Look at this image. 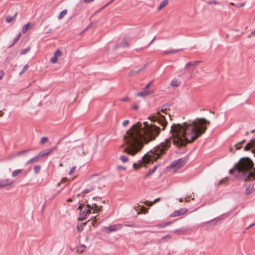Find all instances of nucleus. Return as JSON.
<instances>
[{"instance_id": "1", "label": "nucleus", "mask_w": 255, "mask_h": 255, "mask_svg": "<svg viewBox=\"0 0 255 255\" xmlns=\"http://www.w3.org/2000/svg\"><path fill=\"white\" fill-rule=\"evenodd\" d=\"M209 124L210 122L204 118H197L192 123L173 124L171 127V137L166 139L164 142H161L150 151L149 161H155L166 153L170 147L171 138L176 146L179 148L185 147L188 143L194 142L204 134L207 128L206 125Z\"/></svg>"}, {"instance_id": "2", "label": "nucleus", "mask_w": 255, "mask_h": 255, "mask_svg": "<svg viewBox=\"0 0 255 255\" xmlns=\"http://www.w3.org/2000/svg\"><path fill=\"white\" fill-rule=\"evenodd\" d=\"M160 128L155 125H151L144 129L140 123L134 125L127 131L124 139L127 147L124 151L129 155L133 156L140 151L144 144L154 140L158 136Z\"/></svg>"}, {"instance_id": "3", "label": "nucleus", "mask_w": 255, "mask_h": 255, "mask_svg": "<svg viewBox=\"0 0 255 255\" xmlns=\"http://www.w3.org/2000/svg\"><path fill=\"white\" fill-rule=\"evenodd\" d=\"M254 162L249 157H244L236 163L229 170L230 174L237 176L241 174L242 179L245 182L255 180V167Z\"/></svg>"}, {"instance_id": "4", "label": "nucleus", "mask_w": 255, "mask_h": 255, "mask_svg": "<svg viewBox=\"0 0 255 255\" xmlns=\"http://www.w3.org/2000/svg\"><path fill=\"white\" fill-rule=\"evenodd\" d=\"M171 106V105L168 103L163 105L160 110L159 109H158L156 116H153L149 118L151 119L152 122H156L160 124L162 127L163 130L165 129V127L167 125V122L166 121L164 116L160 114V112L166 114L167 110H169V107Z\"/></svg>"}, {"instance_id": "5", "label": "nucleus", "mask_w": 255, "mask_h": 255, "mask_svg": "<svg viewBox=\"0 0 255 255\" xmlns=\"http://www.w3.org/2000/svg\"><path fill=\"white\" fill-rule=\"evenodd\" d=\"M57 146H55L54 147L47 148L44 149L41 152H40L37 155L31 158L29 160H28L26 162V164H29L31 163H34L38 161L41 157H45L49 155L51 152H52L56 148Z\"/></svg>"}, {"instance_id": "6", "label": "nucleus", "mask_w": 255, "mask_h": 255, "mask_svg": "<svg viewBox=\"0 0 255 255\" xmlns=\"http://www.w3.org/2000/svg\"><path fill=\"white\" fill-rule=\"evenodd\" d=\"M77 210H80L79 220H83L86 218V216L91 213V205L87 204H80Z\"/></svg>"}, {"instance_id": "7", "label": "nucleus", "mask_w": 255, "mask_h": 255, "mask_svg": "<svg viewBox=\"0 0 255 255\" xmlns=\"http://www.w3.org/2000/svg\"><path fill=\"white\" fill-rule=\"evenodd\" d=\"M122 228V225L120 224L113 225L109 227H105L103 228V231L107 234H110L113 232H115L120 230Z\"/></svg>"}, {"instance_id": "8", "label": "nucleus", "mask_w": 255, "mask_h": 255, "mask_svg": "<svg viewBox=\"0 0 255 255\" xmlns=\"http://www.w3.org/2000/svg\"><path fill=\"white\" fill-rule=\"evenodd\" d=\"M201 62V61H194L189 62L186 64L185 69L187 70V71L189 73H191L194 70L195 67L198 66Z\"/></svg>"}, {"instance_id": "9", "label": "nucleus", "mask_w": 255, "mask_h": 255, "mask_svg": "<svg viewBox=\"0 0 255 255\" xmlns=\"http://www.w3.org/2000/svg\"><path fill=\"white\" fill-rule=\"evenodd\" d=\"M252 149V153L255 156V138L251 139L244 147L245 151H248Z\"/></svg>"}, {"instance_id": "10", "label": "nucleus", "mask_w": 255, "mask_h": 255, "mask_svg": "<svg viewBox=\"0 0 255 255\" xmlns=\"http://www.w3.org/2000/svg\"><path fill=\"white\" fill-rule=\"evenodd\" d=\"M186 162V159L180 158L177 160L173 161L171 164V166L173 168H179L183 166Z\"/></svg>"}, {"instance_id": "11", "label": "nucleus", "mask_w": 255, "mask_h": 255, "mask_svg": "<svg viewBox=\"0 0 255 255\" xmlns=\"http://www.w3.org/2000/svg\"><path fill=\"white\" fill-rule=\"evenodd\" d=\"M188 210L186 208H181L179 210L175 211L170 215V217H177L181 215H183L186 213Z\"/></svg>"}, {"instance_id": "12", "label": "nucleus", "mask_w": 255, "mask_h": 255, "mask_svg": "<svg viewBox=\"0 0 255 255\" xmlns=\"http://www.w3.org/2000/svg\"><path fill=\"white\" fill-rule=\"evenodd\" d=\"M102 206L101 205H98L97 203H92L91 205V210H93V213H99L102 210Z\"/></svg>"}, {"instance_id": "13", "label": "nucleus", "mask_w": 255, "mask_h": 255, "mask_svg": "<svg viewBox=\"0 0 255 255\" xmlns=\"http://www.w3.org/2000/svg\"><path fill=\"white\" fill-rule=\"evenodd\" d=\"M129 44L128 43L126 38H124L121 42L119 44H117L115 46V49L118 48L119 47H128Z\"/></svg>"}, {"instance_id": "14", "label": "nucleus", "mask_w": 255, "mask_h": 255, "mask_svg": "<svg viewBox=\"0 0 255 255\" xmlns=\"http://www.w3.org/2000/svg\"><path fill=\"white\" fill-rule=\"evenodd\" d=\"M246 194L247 195H249L252 194L254 191V185L252 184H250L248 185H246Z\"/></svg>"}, {"instance_id": "15", "label": "nucleus", "mask_w": 255, "mask_h": 255, "mask_svg": "<svg viewBox=\"0 0 255 255\" xmlns=\"http://www.w3.org/2000/svg\"><path fill=\"white\" fill-rule=\"evenodd\" d=\"M224 219V215H222L219 217H217L205 223V224H209L210 223H213L215 225L218 222L222 221Z\"/></svg>"}, {"instance_id": "16", "label": "nucleus", "mask_w": 255, "mask_h": 255, "mask_svg": "<svg viewBox=\"0 0 255 255\" xmlns=\"http://www.w3.org/2000/svg\"><path fill=\"white\" fill-rule=\"evenodd\" d=\"M12 184V181L10 179L0 180V187L9 185Z\"/></svg>"}, {"instance_id": "17", "label": "nucleus", "mask_w": 255, "mask_h": 255, "mask_svg": "<svg viewBox=\"0 0 255 255\" xmlns=\"http://www.w3.org/2000/svg\"><path fill=\"white\" fill-rule=\"evenodd\" d=\"M152 94L150 90H144L136 93V95L139 97H145Z\"/></svg>"}, {"instance_id": "18", "label": "nucleus", "mask_w": 255, "mask_h": 255, "mask_svg": "<svg viewBox=\"0 0 255 255\" xmlns=\"http://www.w3.org/2000/svg\"><path fill=\"white\" fill-rule=\"evenodd\" d=\"M180 84H181V82L179 80H178V79L175 78V79H173L172 80V81L171 82L170 85L172 87H177L178 86H179Z\"/></svg>"}, {"instance_id": "19", "label": "nucleus", "mask_w": 255, "mask_h": 255, "mask_svg": "<svg viewBox=\"0 0 255 255\" xmlns=\"http://www.w3.org/2000/svg\"><path fill=\"white\" fill-rule=\"evenodd\" d=\"M160 200V198H158L157 199H155L153 201H146L144 202V203L146 205L148 206H151L156 202L159 201Z\"/></svg>"}, {"instance_id": "20", "label": "nucleus", "mask_w": 255, "mask_h": 255, "mask_svg": "<svg viewBox=\"0 0 255 255\" xmlns=\"http://www.w3.org/2000/svg\"><path fill=\"white\" fill-rule=\"evenodd\" d=\"M17 15V13L16 12L13 16L7 15L5 17V21L7 23H9L12 21L15 18Z\"/></svg>"}, {"instance_id": "21", "label": "nucleus", "mask_w": 255, "mask_h": 255, "mask_svg": "<svg viewBox=\"0 0 255 255\" xmlns=\"http://www.w3.org/2000/svg\"><path fill=\"white\" fill-rule=\"evenodd\" d=\"M158 166V165H155L153 167V168H152L151 169H150L148 173L145 175V178H147V177H149L150 176H151L155 171V170H156Z\"/></svg>"}, {"instance_id": "22", "label": "nucleus", "mask_w": 255, "mask_h": 255, "mask_svg": "<svg viewBox=\"0 0 255 255\" xmlns=\"http://www.w3.org/2000/svg\"><path fill=\"white\" fill-rule=\"evenodd\" d=\"M168 3V0H163L162 1L158 7V10H161L164 7H165Z\"/></svg>"}, {"instance_id": "23", "label": "nucleus", "mask_w": 255, "mask_h": 255, "mask_svg": "<svg viewBox=\"0 0 255 255\" xmlns=\"http://www.w3.org/2000/svg\"><path fill=\"white\" fill-rule=\"evenodd\" d=\"M181 50H182V49H179L178 50L171 49L169 51H165L164 53L165 54H175L179 51H180Z\"/></svg>"}, {"instance_id": "24", "label": "nucleus", "mask_w": 255, "mask_h": 255, "mask_svg": "<svg viewBox=\"0 0 255 255\" xmlns=\"http://www.w3.org/2000/svg\"><path fill=\"white\" fill-rule=\"evenodd\" d=\"M95 189V187L94 186H92L90 187L87 188L83 190L82 193L86 194L90 192L91 191L94 190Z\"/></svg>"}, {"instance_id": "25", "label": "nucleus", "mask_w": 255, "mask_h": 255, "mask_svg": "<svg viewBox=\"0 0 255 255\" xmlns=\"http://www.w3.org/2000/svg\"><path fill=\"white\" fill-rule=\"evenodd\" d=\"M147 65L145 64L144 65V67L143 68H140L138 70H134V71H131L130 73H129V75H132V74H137L138 73H139L140 71H143L145 68V67H146Z\"/></svg>"}, {"instance_id": "26", "label": "nucleus", "mask_w": 255, "mask_h": 255, "mask_svg": "<svg viewBox=\"0 0 255 255\" xmlns=\"http://www.w3.org/2000/svg\"><path fill=\"white\" fill-rule=\"evenodd\" d=\"M186 231V230L184 228L178 229L174 230L173 233L175 234H180L182 233H185Z\"/></svg>"}, {"instance_id": "27", "label": "nucleus", "mask_w": 255, "mask_h": 255, "mask_svg": "<svg viewBox=\"0 0 255 255\" xmlns=\"http://www.w3.org/2000/svg\"><path fill=\"white\" fill-rule=\"evenodd\" d=\"M171 224V222H167L165 223L159 224L157 225L156 226L158 227L159 228H164L167 226L170 225Z\"/></svg>"}, {"instance_id": "28", "label": "nucleus", "mask_w": 255, "mask_h": 255, "mask_svg": "<svg viewBox=\"0 0 255 255\" xmlns=\"http://www.w3.org/2000/svg\"><path fill=\"white\" fill-rule=\"evenodd\" d=\"M22 169H16L13 171L12 172V176L14 177H16L18 174L22 172Z\"/></svg>"}, {"instance_id": "29", "label": "nucleus", "mask_w": 255, "mask_h": 255, "mask_svg": "<svg viewBox=\"0 0 255 255\" xmlns=\"http://www.w3.org/2000/svg\"><path fill=\"white\" fill-rule=\"evenodd\" d=\"M21 36V33H19L17 36L13 39V43L12 44L9 46L10 47H11L20 38Z\"/></svg>"}, {"instance_id": "30", "label": "nucleus", "mask_w": 255, "mask_h": 255, "mask_svg": "<svg viewBox=\"0 0 255 255\" xmlns=\"http://www.w3.org/2000/svg\"><path fill=\"white\" fill-rule=\"evenodd\" d=\"M67 10L66 9L63 10L58 16L59 19H62L67 14Z\"/></svg>"}, {"instance_id": "31", "label": "nucleus", "mask_w": 255, "mask_h": 255, "mask_svg": "<svg viewBox=\"0 0 255 255\" xmlns=\"http://www.w3.org/2000/svg\"><path fill=\"white\" fill-rule=\"evenodd\" d=\"M246 140H243L242 141L239 142L235 144L236 149H240L241 148L242 145L245 142Z\"/></svg>"}, {"instance_id": "32", "label": "nucleus", "mask_w": 255, "mask_h": 255, "mask_svg": "<svg viewBox=\"0 0 255 255\" xmlns=\"http://www.w3.org/2000/svg\"><path fill=\"white\" fill-rule=\"evenodd\" d=\"M29 26V23H27V24H26L23 26L22 28V32L23 33H25L27 31Z\"/></svg>"}, {"instance_id": "33", "label": "nucleus", "mask_w": 255, "mask_h": 255, "mask_svg": "<svg viewBox=\"0 0 255 255\" xmlns=\"http://www.w3.org/2000/svg\"><path fill=\"white\" fill-rule=\"evenodd\" d=\"M120 159L124 163L127 162L128 160V157L125 155H121Z\"/></svg>"}, {"instance_id": "34", "label": "nucleus", "mask_w": 255, "mask_h": 255, "mask_svg": "<svg viewBox=\"0 0 255 255\" xmlns=\"http://www.w3.org/2000/svg\"><path fill=\"white\" fill-rule=\"evenodd\" d=\"M41 169V166L40 165H36L34 167V172L35 174H38L40 170Z\"/></svg>"}, {"instance_id": "35", "label": "nucleus", "mask_w": 255, "mask_h": 255, "mask_svg": "<svg viewBox=\"0 0 255 255\" xmlns=\"http://www.w3.org/2000/svg\"><path fill=\"white\" fill-rule=\"evenodd\" d=\"M48 141V138L47 137H42L41 138L40 144H44L46 142Z\"/></svg>"}, {"instance_id": "36", "label": "nucleus", "mask_w": 255, "mask_h": 255, "mask_svg": "<svg viewBox=\"0 0 255 255\" xmlns=\"http://www.w3.org/2000/svg\"><path fill=\"white\" fill-rule=\"evenodd\" d=\"M30 50V48L29 47H27L26 48H25L24 49H22L20 51V54L21 55H24L26 53H27L29 50Z\"/></svg>"}, {"instance_id": "37", "label": "nucleus", "mask_w": 255, "mask_h": 255, "mask_svg": "<svg viewBox=\"0 0 255 255\" xmlns=\"http://www.w3.org/2000/svg\"><path fill=\"white\" fill-rule=\"evenodd\" d=\"M27 68H28V65L26 64V65H24V67H23L22 70L19 72V75H21L22 74H23L27 70Z\"/></svg>"}, {"instance_id": "38", "label": "nucleus", "mask_w": 255, "mask_h": 255, "mask_svg": "<svg viewBox=\"0 0 255 255\" xmlns=\"http://www.w3.org/2000/svg\"><path fill=\"white\" fill-rule=\"evenodd\" d=\"M85 224H86V223L77 225V230L78 232L80 233L83 230V225H85Z\"/></svg>"}, {"instance_id": "39", "label": "nucleus", "mask_w": 255, "mask_h": 255, "mask_svg": "<svg viewBox=\"0 0 255 255\" xmlns=\"http://www.w3.org/2000/svg\"><path fill=\"white\" fill-rule=\"evenodd\" d=\"M29 151V149H27V150H21V151H18L17 153V154L18 156H20L22 154H25L26 153H27L28 151Z\"/></svg>"}, {"instance_id": "40", "label": "nucleus", "mask_w": 255, "mask_h": 255, "mask_svg": "<svg viewBox=\"0 0 255 255\" xmlns=\"http://www.w3.org/2000/svg\"><path fill=\"white\" fill-rule=\"evenodd\" d=\"M171 238H172L171 235H166V236H165L163 237L161 239V240H164H164L168 241V240H170V239H171Z\"/></svg>"}, {"instance_id": "41", "label": "nucleus", "mask_w": 255, "mask_h": 255, "mask_svg": "<svg viewBox=\"0 0 255 255\" xmlns=\"http://www.w3.org/2000/svg\"><path fill=\"white\" fill-rule=\"evenodd\" d=\"M58 57L54 55L53 57L51 58L50 62L52 63H55L57 62Z\"/></svg>"}, {"instance_id": "42", "label": "nucleus", "mask_w": 255, "mask_h": 255, "mask_svg": "<svg viewBox=\"0 0 255 255\" xmlns=\"http://www.w3.org/2000/svg\"><path fill=\"white\" fill-rule=\"evenodd\" d=\"M86 248V246L84 245H81L78 249V251L80 253H83Z\"/></svg>"}, {"instance_id": "43", "label": "nucleus", "mask_w": 255, "mask_h": 255, "mask_svg": "<svg viewBox=\"0 0 255 255\" xmlns=\"http://www.w3.org/2000/svg\"><path fill=\"white\" fill-rule=\"evenodd\" d=\"M54 55L55 56H56V57H58V56H60V55H62V52H61V51L60 50L57 49V50L54 52Z\"/></svg>"}, {"instance_id": "44", "label": "nucleus", "mask_w": 255, "mask_h": 255, "mask_svg": "<svg viewBox=\"0 0 255 255\" xmlns=\"http://www.w3.org/2000/svg\"><path fill=\"white\" fill-rule=\"evenodd\" d=\"M141 166V164L139 165L138 163H134L133 164V167L137 169V168H139Z\"/></svg>"}, {"instance_id": "45", "label": "nucleus", "mask_w": 255, "mask_h": 255, "mask_svg": "<svg viewBox=\"0 0 255 255\" xmlns=\"http://www.w3.org/2000/svg\"><path fill=\"white\" fill-rule=\"evenodd\" d=\"M245 4V2L238 3L235 5V6L236 7H241L244 6Z\"/></svg>"}, {"instance_id": "46", "label": "nucleus", "mask_w": 255, "mask_h": 255, "mask_svg": "<svg viewBox=\"0 0 255 255\" xmlns=\"http://www.w3.org/2000/svg\"><path fill=\"white\" fill-rule=\"evenodd\" d=\"M125 226L129 227H135L134 224L132 222H130L128 224H125Z\"/></svg>"}, {"instance_id": "47", "label": "nucleus", "mask_w": 255, "mask_h": 255, "mask_svg": "<svg viewBox=\"0 0 255 255\" xmlns=\"http://www.w3.org/2000/svg\"><path fill=\"white\" fill-rule=\"evenodd\" d=\"M228 180L227 178H225L221 180L218 184V185H222L223 183H224L226 181Z\"/></svg>"}, {"instance_id": "48", "label": "nucleus", "mask_w": 255, "mask_h": 255, "mask_svg": "<svg viewBox=\"0 0 255 255\" xmlns=\"http://www.w3.org/2000/svg\"><path fill=\"white\" fill-rule=\"evenodd\" d=\"M129 124V121L128 120H125L124 121L122 125L124 127L127 126Z\"/></svg>"}, {"instance_id": "49", "label": "nucleus", "mask_w": 255, "mask_h": 255, "mask_svg": "<svg viewBox=\"0 0 255 255\" xmlns=\"http://www.w3.org/2000/svg\"><path fill=\"white\" fill-rule=\"evenodd\" d=\"M75 169H76V167L75 166H73L72 167V168L70 169L68 174L69 175H70L72 173H73L74 172V171L75 170Z\"/></svg>"}, {"instance_id": "50", "label": "nucleus", "mask_w": 255, "mask_h": 255, "mask_svg": "<svg viewBox=\"0 0 255 255\" xmlns=\"http://www.w3.org/2000/svg\"><path fill=\"white\" fill-rule=\"evenodd\" d=\"M217 3H218L217 1L215 0H211V1H209L208 2V4H209V5H211V4H217Z\"/></svg>"}, {"instance_id": "51", "label": "nucleus", "mask_w": 255, "mask_h": 255, "mask_svg": "<svg viewBox=\"0 0 255 255\" xmlns=\"http://www.w3.org/2000/svg\"><path fill=\"white\" fill-rule=\"evenodd\" d=\"M152 81H151L150 83H149L145 87L144 90H148L147 89L149 88L151 84H152Z\"/></svg>"}, {"instance_id": "52", "label": "nucleus", "mask_w": 255, "mask_h": 255, "mask_svg": "<svg viewBox=\"0 0 255 255\" xmlns=\"http://www.w3.org/2000/svg\"><path fill=\"white\" fill-rule=\"evenodd\" d=\"M3 75H4L3 71L0 70V80L2 78Z\"/></svg>"}, {"instance_id": "53", "label": "nucleus", "mask_w": 255, "mask_h": 255, "mask_svg": "<svg viewBox=\"0 0 255 255\" xmlns=\"http://www.w3.org/2000/svg\"><path fill=\"white\" fill-rule=\"evenodd\" d=\"M118 168L119 169H121L123 170H125L126 169V168L125 166H122V165L118 166Z\"/></svg>"}, {"instance_id": "54", "label": "nucleus", "mask_w": 255, "mask_h": 255, "mask_svg": "<svg viewBox=\"0 0 255 255\" xmlns=\"http://www.w3.org/2000/svg\"><path fill=\"white\" fill-rule=\"evenodd\" d=\"M138 109V107L137 105H134L132 107V109L134 110H137Z\"/></svg>"}, {"instance_id": "55", "label": "nucleus", "mask_w": 255, "mask_h": 255, "mask_svg": "<svg viewBox=\"0 0 255 255\" xmlns=\"http://www.w3.org/2000/svg\"><path fill=\"white\" fill-rule=\"evenodd\" d=\"M155 38V36L152 39V40L150 41V42L147 45V46L146 47H148L150 44H151L153 42Z\"/></svg>"}, {"instance_id": "56", "label": "nucleus", "mask_w": 255, "mask_h": 255, "mask_svg": "<svg viewBox=\"0 0 255 255\" xmlns=\"http://www.w3.org/2000/svg\"><path fill=\"white\" fill-rule=\"evenodd\" d=\"M128 100V97H125L122 99V101L123 102H126Z\"/></svg>"}, {"instance_id": "57", "label": "nucleus", "mask_w": 255, "mask_h": 255, "mask_svg": "<svg viewBox=\"0 0 255 255\" xmlns=\"http://www.w3.org/2000/svg\"><path fill=\"white\" fill-rule=\"evenodd\" d=\"M94 0H84L85 2L86 3H90L93 1Z\"/></svg>"}, {"instance_id": "58", "label": "nucleus", "mask_w": 255, "mask_h": 255, "mask_svg": "<svg viewBox=\"0 0 255 255\" xmlns=\"http://www.w3.org/2000/svg\"><path fill=\"white\" fill-rule=\"evenodd\" d=\"M108 5L107 4H106L105 5H104V6H103L101 8H100V9L98 10V11H100L101 10L104 9L106 7H107Z\"/></svg>"}, {"instance_id": "59", "label": "nucleus", "mask_w": 255, "mask_h": 255, "mask_svg": "<svg viewBox=\"0 0 255 255\" xmlns=\"http://www.w3.org/2000/svg\"><path fill=\"white\" fill-rule=\"evenodd\" d=\"M255 225V223H253V224H251L249 226H248V227L246 228V229H247V230L249 229V228H250L251 227H252V226H254Z\"/></svg>"}, {"instance_id": "60", "label": "nucleus", "mask_w": 255, "mask_h": 255, "mask_svg": "<svg viewBox=\"0 0 255 255\" xmlns=\"http://www.w3.org/2000/svg\"><path fill=\"white\" fill-rule=\"evenodd\" d=\"M67 178H62V179L61 180V182H65L67 181Z\"/></svg>"}, {"instance_id": "61", "label": "nucleus", "mask_w": 255, "mask_h": 255, "mask_svg": "<svg viewBox=\"0 0 255 255\" xmlns=\"http://www.w3.org/2000/svg\"><path fill=\"white\" fill-rule=\"evenodd\" d=\"M67 202H72L73 201V200L71 198H69L67 199Z\"/></svg>"}, {"instance_id": "62", "label": "nucleus", "mask_w": 255, "mask_h": 255, "mask_svg": "<svg viewBox=\"0 0 255 255\" xmlns=\"http://www.w3.org/2000/svg\"><path fill=\"white\" fill-rule=\"evenodd\" d=\"M94 222H96V217H95V218H94V220H93V223H92V224H93V225H94Z\"/></svg>"}, {"instance_id": "63", "label": "nucleus", "mask_w": 255, "mask_h": 255, "mask_svg": "<svg viewBox=\"0 0 255 255\" xmlns=\"http://www.w3.org/2000/svg\"><path fill=\"white\" fill-rule=\"evenodd\" d=\"M114 0H110L108 3H107L108 5H109L110 3H111L113 1H114Z\"/></svg>"}, {"instance_id": "64", "label": "nucleus", "mask_w": 255, "mask_h": 255, "mask_svg": "<svg viewBox=\"0 0 255 255\" xmlns=\"http://www.w3.org/2000/svg\"><path fill=\"white\" fill-rule=\"evenodd\" d=\"M179 201L180 202H182L183 201V199H182V198H180Z\"/></svg>"}]
</instances>
